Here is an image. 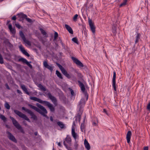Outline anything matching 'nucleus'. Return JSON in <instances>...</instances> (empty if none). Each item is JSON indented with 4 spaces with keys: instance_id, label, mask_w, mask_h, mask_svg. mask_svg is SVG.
<instances>
[{
    "instance_id": "f257e3e1",
    "label": "nucleus",
    "mask_w": 150,
    "mask_h": 150,
    "mask_svg": "<svg viewBox=\"0 0 150 150\" xmlns=\"http://www.w3.org/2000/svg\"><path fill=\"white\" fill-rule=\"evenodd\" d=\"M36 105L38 107L31 104H29L28 105V106L30 108L35 110L41 115L44 117H47V116L46 114L47 113V112L45 108L38 103H37Z\"/></svg>"
},
{
    "instance_id": "f03ea898",
    "label": "nucleus",
    "mask_w": 150,
    "mask_h": 150,
    "mask_svg": "<svg viewBox=\"0 0 150 150\" xmlns=\"http://www.w3.org/2000/svg\"><path fill=\"white\" fill-rule=\"evenodd\" d=\"M30 98L31 100L38 102L40 103L44 104L45 105L47 106L48 107L51 112H54L55 108L53 105L50 102L47 101H43L40 99L36 97H30Z\"/></svg>"
},
{
    "instance_id": "7ed1b4c3",
    "label": "nucleus",
    "mask_w": 150,
    "mask_h": 150,
    "mask_svg": "<svg viewBox=\"0 0 150 150\" xmlns=\"http://www.w3.org/2000/svg\"><path fill=\"white\" fill-rule=\"evenodd\" d=\"M85 104V100L84 98H81L79 103L78 107L79 108V109L76 117V119H78L79 121H80L81 116L83 111V108Z\"/></svg>"
},
{
    "instance_id": "20e7f679",
    "label": "nucleus",
    "mask_w": 150,
    "mask_h": 150,
    "mask_svg": "<svg viewBox=\"0 0 150 150\" xmlns=\"http://www.w3.org/2000/svg\"><path fill=\"white\" fill-rule=\"evenodd\" d=\"M10 118L12 120L13 124L15 127L18 130H20L22 133H24V132L23 130L17 121L13 117H12L10 116Z\"/></svg>"
},
{
    "instance_id": "39448f33",
    "label": "nucleus",
    "mask_w": 150,
    "mask_h": 150,
    "mask_svg": "<svg viewBox=\"0 0 150 150\" xmlns=\"http://www.w3.org/2000/svg\"><path fill=\"white\" fill-rule=\"evenodd\" d=\"M14 112L17 115H18L20 117L30 122V120L27 117L25 114L22 113L21 112L16 110H14Z\"/></svg>"
},
{
    "instance_id": "423d86ee",
    "label": "nucleus",
    "mask_w": 150,
    "mask_h": 150,
    "mask_svg": "<svg viewBox=\"0 0 150 150\" xmlns=\"http://www.w3.org/2000/svg\"><path fill=\"white\" fill-rule=\"evenodd\" d=\"M22 109L23 110H24L29 114L31 116V118L34 120H37V117L36 116L31 110L26 109L24 107H22Z\"/></svg>"
},
{
    "instance_id": "0eeeda50",
    "label": "nucleus",
    "mask_w": 150,
    "mask_h": 150,
    "mask_svg": "<svg viewBox=\"0 0 150 150\" xmlns=\"http://www.w3.org/2000/svg\"><path fill=\"white\" fill-rule=\"evenodd\" d=\"M78 82L79 83V86L81 88L82 92L84 93L86 97V100H87L88 98V95L86 91V89L84 84L80 81H78Z\"/></svg>"
},
{
    "instance_id": "6e6552de",
    "label": "nucleus",
    "mask_w": 150,
    "mask_h": 150,
    "mask_svg": "<svg viewBox=\"0 0 150 150\" xmlns=\"http://www.w3.org/2000/svg\"><path fill=\"white\" fill-rule=\"evenodd\" d=\"M43 65L44 67L45 68L49 70L51 72H52L54 67L52 64L49 65L48 64L47 61H45L43 62Z\"/></svg>"
},
{
    "instance_id": "1a4fd4ad",
    "label": "nucleus",
    "mask_w": 150,
    "mask_h": 150,
    "mask_svg": "<svg viewBox=\"0 0 150 150\" xmlns=\"http://www.w3.org/2000/svg\"><path fill=\"white\" fill-rule=\"evenodd\" d=\"M58 67L60 69L62 73L67 78L69 79H70L71 77L70 75L68 73L67 71L65 70L64 68L60 65Z\"/></svg>"
},
{
    "instance_id": "9d476101",
    "label": "nucleus",
    "mask_w": 150,
    "mask_h": 150,
    "mask_svg": "<svg viewBox=\"0 0 150 150\" xmlns=\"http://www.w3.org/2000/svg\"><path fill=\"white\" fill-rule=\"evenodd\" d=\"M19 61H21L23 63H25L30 69L33 68V66L30 63H32V62L30 61L28 62L27 60L23 58H19L18 59Z\"/></svg>"
},
{
    "instance_id": "9b49d317",
    "label": "nucleus",
    "mask_w": 150,
    "mask_h": 150,
    "mask_svg": "<svg viewBox=\"0 0 150 150\" xmlns=\"http://www.w3.org/2000/svg\"><path fill=\"white\" fill-rule=\"evenodd\" d=\"M20 35L23 41L27 44L28 45H30L31 44L29 41L28 40H27L25 38V35L23 33V32L21 31L19 32Z\"/></svg>"
},
{
    "instance_id": "f8f14e48",
    "label": "nucleus",
    "mask_w": 150,
    "mask_h": 150,
    "mask_svg": "<svg viewBox=\"0 0 150 150\" xmlns=\"http://www.w3.org/2000/svg\"><path fill=\"white\" fill-rule=\"evenodd\" d=\"M47 95L50 98L52 101V102L55 105H57V100L56 98L54 96L52 95L51 93H47Z\"/></svg>"
},
{
    "instance_id": "ddd939ff",
    "label": "nucleus",
    "mask_w": 150,
    "mask_h": 150,
    "mask_svg": "<svg viewBox=\"0 0 150 150\" xmlns=\"http://www.w3.org/2000/svg\"><path fill=\"white\" fill-rule=\"evenodd\" d=\"M71 59L77 65L81 67H83V65L82 63L77 59L73 57H71Z\"/></svg>"
},
{
    "instance_id": "4468645a",
    "label": "nucleus",
    "mask_w": 150,
    "mask_h": 150,
    "mask_svg": "<svg viewBox=\"0 0 150 150\" xmlns=\"http://www.w3.org/2000/svg\"><path fill=\"white\" fill-rule=\"evenodd\" d=\"M6 133L8 135L7 137L10 140L15 143L17 142V140L15 138L11 133L8 131H7L6 132Z\"/></svg>"
},
{
    "instance_id": "2eb2a0df",
    "label": "nucleus",
    "mask_w": 150,
    "mask_h": 150,
    "mask_svg": "<svg viewBox=\"0 0 150 150\" xmlns=\"http://www.w3.org/2000/svg\"><path fill=\"white\" fill-rule=\"evenodd\" d=\"M88 23L91 31L93 33H95L96 31V27L94 25L93 23L92 20H89Z\"/></svg>"
},
{
    "instance_id": "dca6fc26",
    "label": "nucleus",
    "mask_w": 150,
    "mask_h": 150,
    "mask_svg": "<svg viewBox=\"0 0 150 150\" xmlns=\"http://www.w3.org/2000/svg\"><path fill=\"white\" fill-rule=\"evenodd\" d=\"M4 43L5 45L8 47L10 50H12L13 48V45L9 41L8 39H6L4 40Z\"/></svg>"
},
{
    "instance_id": "f3484780",
    "label": "nucleus",
    "mask_w": 150,
    "mask_h": 150,
    "mask_svg": "<svg viewBox=\"0 0 150 150\" xmlns=\"http://www.w3.org/2000/svg\"><path fill=\"white\" fill-rule=\"evenodd\" d=\"M19 49L25 55L29 57L30 56L28 52L25 50L24 48L23 47L22 45L19 46Z\"/></svg>"
},
{
    "instance_id": "a211bd4d",
    "label": "nucleus",
    "mask_w": 150,
    "mask_h": 150,
    "mask_svg": "<svg viewBox=\"0 0 150 150\" xmlns=\"http://www.w3.org/2000/svg\"><path fill=\"white\" fill-rule=\"evenodd\" d=\"M18 15L20 19H19V21H23L24 19L26 18V17H27V16L23 14V13H19L18 14Z\"/></svg>"
},
{
    "instance_id": "6ab92c4d",
    "label": "nucleus",
    "mask_w": 150,
    "mask_h": 150,
    "mask_svg": "<svg viewBox=\"0 0 150 150\" xmlns=\"http://www.w3.org/2000/svg\"><path fill=\"white\" fill-rule=\"evenodd\" d=\"M66 141L68 144H70L71 142V139L70 137H67L65 139V141L63 142V144L64 146L66 147H67V145L65 143Z\"/></svg>"
},
{
    "instance_id": "aec40b11",
    "label": "nucleus",
    "mask_w": 150,
    "mask_h": 150,
    "mask_svg": "<svg viewBox=\"0 0 150 150\" xmlns=\"http://www.w3.org/2000/svg\"><path fill=\"white\" fill-rule=\"evenodd\" d=\"M131 135V131H128L126 135V139L127 140V142L128 143L130 142V141Z\"/></svg>"
},
{
    "instance_id": "412c9836",
    "label": "nucleus",
    "mask_w": 150,
    "mask_h": 150,
    "mask_svg": "<svg viewBox=\"0 0 150 150\" xmlns=\"http://www.w3.org/2000/svg\"><path fill=\"white\" fill-rule=\"evenodd\" d=\"M21 87L23 90L25 92V93L28 95H30V93L28 92L27 88L25 87V86L23 84H21Z\"/></svg>"
},
{
    "instance_id": "4be33fe9",
    "label": "nucleus",
    "mask_w": 150,
    "mask_h": 150,
    "mask_svg": "<svg viewBox=\"0 0 150 150\" xmlns=\"http://www.w3.org/2000/svg\"><path fill=\"white\" fill-rule=\"evenodd\" d=\"M71 134L75 140H76L77 137V134L75 132L74 127H72L71 129Z\"/></svg>"
},
{
    "instance_id": "5701e85b",
    "label": "nucleus",
    "mask_w": 150,
    "mask_h": 150,
    "mask_svg": "<svg viewBox=\"0 0 150 150\" xmlns=\"http://www.w3.org/2000/svg\"><path fill=\"white\" fill-rule=\"evenodd\" d=\"M65 27L68 31V32L71 34H73V30L67 24L65 25Z\"/></svg>"
},
{
    "instance_id": "b1692460",
    "label": "nucleus",
    "mask_w": 150,
    "mask_h": 150,
    "mask_svg": "<svg viewBox=\"0 0 150 150\" xmlns=\"http://www.w3.org/2000/svg\"><path fill=\"white\" fill-rule=\"evenodd\" d=\"M84 144L86 148L88 150H89L90 149V146L88 141L85 139L84 141Z\"/></svg>"
},
{
    "instance_id": "393cba45",
    "label": "nucleus",
    "mask_w": 150,
    "mask_h": 150,
    "mask_svg": "<svg viewBox=\"0 0 150 150\" xmlns=\"http://www.w3.org/2000/svg\"><path fill=\"white\" fill-rule=\"evenodd\" d=\"M8 28L10 30L13 34H15L16 33V31L14 28H12V25L11 24H10L8 25Z\"/></svg>"
},
{
    "instance_id": "a878e982",
    "label": "nucleus",
    "mask_w": 150,
    "mask_h": 150,
    "mask_svg": "<svg viewBox=\"0 0 150 150\" xmlns=\"http://www.w3.org/2000/svg\"><path fill=\"white\" fill-rule=\"evenodd\" d=\"M141 35L140 34L137 33L135 37V44H136L139 41L140 37Z\"/></svg>"
},
{
    "instance_id": "bb28decb",
    "label": "nucleus",
    "mask_w": 150,
    "mask_h": 150,
    "mask_svg": "<svg viewBox=\"0 0 150 150\" xmlns=\"http://www.w3.org/2000/svg\"><path fill=\"white\" fill-rule=\"evenodd\" d=\"M37 86L41 90L43 91H45L46 90V88L45 87L43 86L41 84H38Z\"/></svg>"
},
{
    "instance_id": "cd10ccee",
    "label": "nucleus",
    "mask_w": 150,
    "mask_h": 150,
    "mask_svg": "<svg viewBox=\"0 0 150 150\" xmlns=\"http://www.w3.org/2000/svg\"><path fill=\"white\" fill-rule=\"evenodd\" d=\"M57 124L61 129H63L64 127V125L63 123L61 121H58Z\"/></svg>"
},
{
    "instance_id": "c85d7f7f",
    "label": "nucleus",
    "mask_w": 150,
    "mask_h": 150,
    "mask_svg": "<svg viewBox=\"0 0 150 150\" xmlns=\"http://www.w3.org/2000/svg\"><path fill=\"white\" fill-rule=\"evenodd\" d=\"M112 32L114 35H115L117 33L116 27L115 25H113L112 27Z\"/></svg>"
},
{
    "instance_id": "c756f323",
    "label": "nucleus",
    "mask_w": 150,
    "mask_h": 150,
    "mask_svg": "<svg viewBox=\"0 0 150 150\" xmlns=\"http://www.w3.org/2000/svg\"><path fill=\"white\" fill-rule=\"evenodd\" d=\"M72 71H74L75 73H77L78 74V76L80 78H82V76L81 73H79L78 71L74 68H72Z\"/></svg>"
},
{
    "instance_id": "7c9ffc66",
    "label": "nucleus",
    "mask_w": 150,
    "mask_h": 150,
    "mask_svg": "<svg viewBox=\"0 0 150 150\" xmlns=\"http://www.w3.org/2000/svg\"><path fill=\"white\" fill-rule=\"evenodd\" d=\"M56 74L57 76L60 79H63V78L61 73L57 70L56 71Z\"/></svg>"
},
{
    "instance_id": "2f4dec72",
    "label": "nucleus",
    "mask_w": 150,
    "mask_h": 150,
    "mask_svg": "<svg viewBox=\"0 0 150 150\" xmlns=\"http://www.w3.org/2000/svg\"><path fill=\"white\" fill-rule=\"evenodd\" d=\"M112 86L114 90V93L115 94H117V91L116 86V82H112Z\"/></svg>"
},
{
    "instance_id": "473e14b6",
    "label": "nucleus",
    "mask_w": 150,
    "mask_h": 150,
    "mask_svg": "<svg viewBox=\"0 0 150 150\" xmlns=\"http://www.w3.org/2000/svg\"><path fill=\"white\" fill-rule=\"evenodd\" d=\"M0 118L4 122H5L6 120V118L3 115L0 114Z\"/></svg>"
},
{
    "instance_id": "72a5a7b5",
    "label": "nucleus",
    "mask_w": 150,
    "mask_h": 150,
    "mask_svg": "<svg viewBox=\"0 0 150 150\" xmlns=\"http://www.w3.org/2000/svg\"><path fill=\"white\" fill-rule=\"evenodd\" d=\"M4 107L7 109L9 110L10 108V106L8 102H6L4 104Z\"/></svg>"
},
{
    "instance_id": "f704fd0d",
    "label": "nucleus",
    "mask_w": 150,
    "mask_h": 150,
    "mask_svg": "<svg viewBox=\"0 0 150 150\" xmlns=\"http://www.w3.org/2000/svg\"><path fill=\"white\" fill-rule=\"evenodd\" d=\"M85 126L84 123H81V129L82 132L85 131Z\"/></svg>"
},
{
    "instance_id": "c9c22d12",
    "label": "nucleus",
    "mask_w": 150,
    "mask_h": 150,
    "mask_svg": "<svg viewBox=\"0 0 150 150\" xmlns=\"http://www.w3.org/2000/svg\"><path fill=\"white\" fill-rule=\"evenodd\" d=\"M40 30L42 34L43 35L46 36L47 35V33L42 28H40Z\"/></svg>"
},
{
    "instance_id": "e433bc0d",
    "label": "nucleus",
    "mask_w": 150,
    "mask_h": 150,
    "mask_svg": "<svg viewBox=\"0 0 150 150\" xmlns=\"http://www.w3.org/2000/svg\"><path fill=\"white\" fill-rule=\"evenodd\" d=\"M113 78H112V82H116V81H115V79H116V72L115 71H114L113 72Z\"/></svg>"
},
{
    "instance_id": "4c0bfd02",
    "label": "nucleus",
    "mask_w": 150,
    "mask_h": 150,
    "mask_svg": "<svg viewBox=\"0 0 150 150\" xmlns=\"http://www.w3.org/2000/svg\"><path fill=\"white\" fill-rule=\"evenodd\" d=\"M127 0H124L123 2L121 3L120 5V7H121L123 6H125L126 5Z\"/></svg>"
},
{
    "instance_id": "58836bf2",
    "label": "nucleus",
    "mask_w": 150,
    "mask_h": 150,
    "mask_svg": "<svg viewBox=\"0 0 150 150\" xmlns=\"http://www.w3.org/2000/svg\"><path fill=\"white\" fill-rule=\"evenodd\" d=\"M72 40L75 43L78 44V43L77 39L76 37L73 38L72 39Z\"/></svg>"
},
{
    "instance_id": "ea45409f",
    "label": "nucleus",
    "mask_w": 150,
    "mask_h": 150,
    "mask_svg": "<svg viewBox=\"0 0 150 150\" xmlns=\"http://www.w3.org/2000/svg\"><path fill=\"white\" fill-rule=\"evenodd\" d=\"M58 37V33L57 32H55L54 34V40H56Z\"/></svg>"
},
{
    "instance_id": "a19ab883",
    "label": "nucleus",
    "mask_w": 150,
    "mask_h": 150,
    "mask_svg": "<svg viewBox=\"0 0 150 150\" xmlns=\"http://www.w3.org/2000/svg\"><path fill=\"white\" fill-rule=\"evenodd\" d=\"M4 63V60L1 55L0 54V63L3 64Z\"/></svg>"
},
{
    "instance_id": "79ce46f5",
    "label": "nucleus",
    "mask_w": 150,
    "mask_h": 150,
    "mask_svg": "<svg viewBox=\"0 0 150 150\" xmlns=\"http://www.w3.org/2000/svg\"><path fill=\"white\" fill-rule=\"evenodd\" d=\"M78 16V15L77 14H76L74 16L73 18V19L74 21H77Z\"/></svg>"
},
{
    "instance_id": "37998d69",
    "label": "nucleus",
    "mask_w": 150,
    "mask_h": 150,
    "mask_svg": "<svg viewBox=\"0 0 150 150\" xmlns=\"http://www.w3.org/2000/svg\"><path fill=\"white\" fill-rule=\"evenodd\" d=\"M62 46L64 49L67 51H68V47L67 46H65L64 44H62Z\"/></svg>"
},
{
    "instance_id": "c03bdc74",
    "label": "nucleus",
    "mask_w": 150,
    "mask_h": 150,
    "mask_svg": "<svg viewBox=\"0 0 150 150\" xmlns=\"http://www.w3.org/2000/svg\"><path fill=\"white\" fill-rule=\"evenodd\" d=\"M70 76L71 77V78H71V79L73 81H76V77H75L74 75H73L72 76Z\"/></svg>"
},
{
    "instance_id": "a18cd8bd",
    "label": "nucleus",
    "mask_w": 150,
    "mask_h": 150,
    "mask_svg": "<svg viewBox=\"0 0 150 150\" xmlns=\"http://www.w3.org/2000/svg\"><path fill=\"white\" fill-rule=\"evenodd\" d=\"M69 89L71 92V95L72 96H74V92L73 90L72 89H71V88H69Z\"/></svg>"
},
{
    "instance_id": "49530a36",
    "label": "nucleus",
    "mask_w": 150,
    "mask_h": 150,
    "mask_svg": "<svg viewBox=\"0 0 150 150\" xmlns=\"http://www.w3.org/2000/svg\"><path fill=\"white\" fill-rule=\"evenodd\" d=\"M15 26L18 29H20L21 28V26L18 23H16Z\"/></svg>"
},
{
    "instance_id": "de8ad7c7",
    "label": "nucleus",
    "mask_w": 150,
    "mask_h": 150,
    "mask_svg": "<svg viewBox=\"0 0 150 150\" xmlns=\"http://www.w3.org/2000/svg\"><path fill=\"white\" fill-rule=\"evenodd\" d=\"M26 20L29 22L31 23L32 22V20L31 19L26 17L25 18Z\"/></svg>"
},
{
    "instance_id": "09e8293b",
    "label": "nucleus",
    "mask_w": 150,
    "mask_h": 150,
    "mask_svg": "<svg viewBox=\"0 0 150 150\" xmlns=\"http://www.w3.org/2000/svg\"><path fill=\"white\" fill-rule=\"evenodd\" d=\"M147 109L148 110H150V102L147 105Z\"/></svg>"
},
{
    "instance_id": "8fccbe9b",
    "label": "nucleus",
    "mask_w": 150,
    "mask_h": 150,
    "mask_svg": "<svg viewBox=\"0 0 150 150\" xmlns=\"http://www.w3.org/2000/svg\"><path fill=\"white\" fill-rule=\"evenodd\" d=\"M78 147V144H77V143L76 142L74 144V147L75 149H76Z\"/></svg>"
},
{
    "instance_id": "3c124183",
    "label": "nucleus",
    "mask_w": 150,
    "mask_h": 150,
    "mask_svg": "<svg viewBox=\"0 0 150 150\" xmlns=\"http://www.w3.org/2000/svg\"><path fill=\"white\" fill-rule=\"evenodd\" d=\"M5 86L6 87V88L8 90H10V88L7 83H6L5 84Z\"/></svg>"
},
{
    "instance_id": "603ef678",
    "label": "nucleus",
    "mask_w": 150,
    "mask_h": 150,
    "mask_svg": "<svg viewBox=\"0 0 150 150\" xmlns=\"http://www.w3.org/2000/svg\"><path fill=\"white\" fill-rule=\"evenodd\" d=\"M16 19V17L15 16H13L12 18V20H15Z\"/></svg>"
},
{
    "instance_id": "864d4df0",
    "label": "nucleus",
    "mask_w": 150,
    "mask_h": 150,
    "mask_svg": "<svg viewBox=\"0 0 150 150\" xmlns=\"http://www.w3.org/2000/svg\"><path fill=\"white\" fill-rule=\"evenodd\" d=\"M17 92L19 93V94H22V92H21V91L20 90H19L18 89H17Z\"/></svg>"
},
{
    "instance_id": "5fc2aeb1",
    "label": "nucleus",
    "mask_w": 150,
    "mask_h": 150,
    "mask_svg": "<svg viewBox=\"0 0 150 150\" xmlns=\"http://www.w3.org/2000/svg\"><path fill=\"white\" fill-rule=\"evenodd\" d=\"M149 148L148 146H145L144 147V150H148Z\"/></svg>"
},
{
    "instance_id": "6e6d98bb",
    "label": "nucleus",
    "mask_w": 150,
    "mask_h": 150,
    "mask_svg": "<svg viewBox=\"0 0 150 150\" xmlns=\"http://www.w3.org/2000/svg\"><path fill=\"white\" fill-rule=\"evenodd\" d=\"M103 112H105V113L107 115H108L107 113V111L106 110L104 109L103 110Z\"/></svg>"
},
{
    "instance_id": "4d7b16f0",
    "label": "nucleus",
    "mask_w": 150,
    "mask_h": 150,
    "mask_svg": "<svg viewBox=\"0 0 150 150\" xmlns=\"http://www.w3.org/2000/svg\"><path fill=\"white\" fill-rule=\"evenodd\" d=\"M50 120L52 122V121H53V117H52L51 116V117H50Z\"/></svg>"
},
{
    "instance_id": "13d9d810",
    "label": "nucleus",
    "mask_w": 150,
    "mask_h": 150,
    "mask_svg": "<svg viewBox=\"0 0 150 150\" xmlns=\"http://www.w3.org/2000/svg\"><path fill=\"white\" fill-rule=\"evenodd\" d=\"M58 145L59 146H60L61 147L62 145H61V144L60 143V142H58Z\"/></svg>"
},
{
    "instance_id": "bf43d9fd",
    "label": "nucleus",
    "mask_w": 150,
    "mask_h": 150,
    "mask_svg": "<svg viewBox=\"0 0 150 150\" xmlns=\"http://www.w3.org/2000/svg\"><path fill=\"white\" fill-rule=\"evenodd\" d=\"M93 125L96 126L97 125V123L95 122H93Z\"/></svg>"
},
{
    "instance_id": "052dcab7",
    "label": "nucleus",
    "mask_w": 150,
    "mask_h": 150,
    "mask_svg": "<svg viewBox=\"0 0 150 150\" xmlns=\"http://www.w3.org/2000/svg\"><path fill=\"white\" fill-rule=\"evenodd\" d=\"M34 135L35 136H37L38 134V132H35L34 133Z\"/></svg>"
},
{
    "instance_id": "680f3d73",
    "label": "nucleus",
    "mask_w": 150,
    "mask_h": 150,
    "mask_svg": "<svg viewBox=\"0 0 150 150\" xmlns=\"http://www.w3.org/2000/svg\"><path fill=\"white\" fill-rule=\"evenodd\" d=\"M56 64L58 66V67H59V66L60 65V64H59V63H56Z\"/></svg>"
},
{
    "instance_id": "e2e57ef3",
    "label": "nucleus",
    "mask_w": 150,
    "mask_h": 150,
    "mask_svg": "<svg viewBox=\"0 0 150 150\" xmlns=\"http://www.w3.org/2000/svg\"><path fill=\"white\" fill-rule=\"evenodd\" d=\"M60 43H61V44L62 45V44H64L62 42V40H60Z\"/></svg>"
},
{
    "instance_id": "0e129e2a",
    "label": "nucleus",
    "mask_w": 150,
    "mask_h": 150,
    "mask_svg": "<svg viewBox=\"0 0 150 150\" xmlns=\"http://www.w3.org/2000/svg\"><path fill=\"white\" fill-rule=\"evenodd\" d=\"M4 0H0V2H1L2 1H3Z\"/></svg>"
},
{
    "instance_id": "69168bd1",
    "label": "nucleus",
    "mask_w": 150,
    "mask_h": 150,
    "mask_svg": "<svg viewBox=\"0 0 150 150\" xmlns=\"http://www.w3.org/2000/svg\"><path fill=\"white\" fill-rule=\"evenodd\" d=\"M75 124L74 122L73 123V125H74Z\"/></svg>"
},
{
    "instance_id": "338daca9",
    "label": "nucleus",
    "mask_w": 150,
    "mask_h": 150,
    "mask_svg": "<svg viewBox=\"0 0 150 150\" xmlns=\"http://www.w3.org/2000/svg\"><path fill=\"white\" fill-rule=\"evenodd\" d=\"M24 124H25V125H27V124H26V123H24Z\"/></svg>"
},
{
    "instance_id": "774afa93",
    "label": "nucleus",
    "mask_w": 150,
    "mask_h": 150,
    "mask_svg": "<svg viewBox=\"0 0 150 150\" xmlns=\"http://www.w3.org/2000/svg\"><path fill=\"white\" fill-rule=\"evenodd\" d=\"M9 22H10V21H8V23H9Z\"/></svg>"
}]
</instances>
